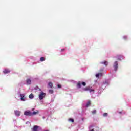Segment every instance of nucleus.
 Returning <instances> with one entry per match:
<instances>
[{"mask_svg":"<svg viewBox=\"0 0 131 131\" xmlns=\"http://www.w3.org/2000/svg\"><path fill=\"white\" fill-rule=\"evenodd\" d=\"M57 86H58V89H61V85L58 84V85H57Z\"/></svg>","mask_w":131,"mask_h":131,"instance_id":"24","label":"nucleus"},{"mask_svg":"<svg viewBox=\"0 0 131 131\" xmlns=\"http://www.w3.org/2000/svg\"><path fill=\"white\" fill-rule=\"evenodd\" d=\"M63 50L64 49H61V52H63Z\"/></svg>","mask_w":131,"mask_h":131,"instance_id":"27","label":"nucleus"},{"mask_svg":"<svg viewBox=\"0 0 131 131\" xmlns=\"http://www.w3.org/2000/svg\"><path fill=\"white\" fill-rule=\"evenodd\" d=\"M15 114L16 116H20V114H21V112L19 111H15Z\"/></svg>","mask_w":131,"mask_h":131,"instance_id":"6","label":"nucleus"},{"mask_svg":"<svg viewBox=\"0 0 131 131\" xmlns=\"http://www.w3.org/2000/svg\"><path fill=\"white\" fill-rule=\"evenodd\" d=\"M90 105H91V101H88V102H87V104H86V107H89V106Z\"/></svg>","mask_w":131,"mask_h":131,"instance_id":"16","label":"nucleus"},{"mask_svg":"<svg viewBox=\"0 0 131 131\" xmlns=\"http://www.w3.org/2000/svg\"><path fill=\"white\" fill-rule=\"evenodd\" d=\"M102 73H99V74H97L96 75V77H99V76H102Z\"/></svg>","mask_w":131,"mask_h":131,"instance_id":"15","label":"nucleus"},{"mask_svg":"<svg viewBox=\"0 0 131 131\" xmlns=\"http://www.w3.org/2000/svg\"><path fill=\"white\" fill-rule=\"evenodd\" d=\"M38 113H39V112L38 110H36L33 113L31 112V116H32V115H36V114H38Z\"/></svg>","mask_w":131,"mask_h":131,"instance_id":"7","label":"nucleus"},{"mask_svg":"<svg viewBox=\"0 0 131 131\" xmlns=\"http://www.w3.org/2000/svg\"><path fill=\"white\" fill-rule=\"evenodd\" d=\"M3 72L5 74L9 73L10 72V70H9L8 69H5V70H4Z\"/></svg>","mask_w":131,"mask_h":131,"instance_id":"10","label":"nucleus"},{"mask_svg":"<svg viewBox=\"0 0 131 131\" xmlns=\"http://www.w3.org/2000/svg\"><path fill=\"white\" fill-rule=\"evenodd\" d=\"M27 82V84H30V83H31V80L28 79L26 81Z\"/></svg>","mask_w":131,"mask_h":131,"instance_id":"9","label":"nucleus"},{"mask_svg":"<svg viewBox=\"0 0 131 131\" xmlns=\"http://www.w3.org/2000/svg\"><path fill=\"white\" fill-rule=\"evenodd\" d=\"M40 61L41 62H43V61H45V57H41L40 59Z\"/></svg>","mask_w":131,"mask_h":131,"instance_id":"17","label":"nucleus"},{"mask_svg":"<svg viewBox=\"0 0 131 131\" xmlns=\"http://www.w3.org/2000/svg\"><path fill=\"white\" fill-rule=\"evenodd\" d=\"M116 58L117 59V60H121V58H120V57H118V56H117Z\"/></svg>","mask_w":131,"mask_h":131,"instance_id":"23","label":"nucleus"},{"mask_svg":"<svg viewBox=\"0 0 131 131\" xmlns=\"http://www.w3.org/2000/svg\"><path fill=\"white\" fill-rule=\"evenodd\" d=\"M96 112V110H94L93 111H92V114H95Z\"/></svg>","mask_w":131,"mask_h":131,"instance_id":"22","label":"nucleus"},{"mask_svg":"<svg viewBox=\"0 0 131 131\" xmlns=\"http://www.w3.org/2000/svg\"><path fill=\"white\" fill-rule=\"evenodd\" d=\"M34 108L32 109V111H34Z\"/></svg>","mask_w":131,"mask_h":131,"instance_id":"26","label":"nucleus"},{"mask_svg":"<svg viewBox=\"0 0 131 131\" xmlns=\"http://www.w3.org/2000/svg\"><path fill=\"white\" fill-rule=\"evenodd\" d=\"M38 126H34L33 129H32V131H38Z\"/></svg>","mask_w":131,"mask_h":131,"instance_id":"8","label":"nucleus"},{"mask_svg":"<svg viewBox=\"0 0 131 131\" xmlns=\"http://www.w3.org/2000/svg\"><path fill=\"white\" fill-rule=\"evenodd\" d=\"M69 121H71V122H74V120H73V119H69Z\"/></svg>","mask_w":131,"mask_h":131,"instance_id":"18","label":"nucleus"},{"mask_svg":"<svg viewBox=\"0 0 131 131\" xmlns=\"http://www.w3.org/2000/svg\"><path fill=\"white\" fill-rule=\"evenodd\" d=\"M107 115H108V114L107 113H104L103 114V116H107Z\"/></svg>","mask_w":131,"mask_h":131,"instance_id":"21","label":"nucleus"},{"mask_svg":"<svg viewBox=\"0 0 131 131\" xmlns=\"http://www.w3.org/2000/svg\"><path fill=\"white\" fill-rule=\"evenodd\" d=\"M123 38H124V39H126V38H127V37L126 36H124L123 37Z\"/></svg>","mask_w":131,"mask_h":131,"instance_id":"25","label":"nucleus"},{"mask_svg":"<svg viewBox=\"0 0 131 131\" xmlns=\"http://www.w3.org/2000/svg\"><path fill=\"white\" fill-rule=\"evenodd\" d=\"M42 118H43V119H45V117H43Z\"/></svg>","mask_w":131,"mask_h":131,"instance_id":"28","label":"nucleus"},{"mask_svg":"<svg viewBox=\"0 0 131 131\" xmlns=\"http://www.w3.org/2000/svg\"><path fill=\"white\" fill-rule=\"evenodd\" d=\"M24 114L26 116H31V112L29 110L26 111L24 112Z\"/></svg>","mask_w":131,"mask_h":131,"instance_id":"3","label":"nucleus"},{"mask_svg":"<svg viewBox=\"0 0 131 131\" xmlns=\"http://www.w3.org/2000/svg\"><path fill=\"white\" fill-rule=\"evenodd\" d=\"M48 85L49 86V88H53V83L50 82L49 83H48Z\"/></svg>","mask_w":131,"mask_h":131,"instance_id":"12","label":"nucleus"},{"mask_svg":"<svg viewBox=\"0 0 131 131\" xmlns=\"http://www.w3.org/2000/svg\"><path fill=\"white\" fill-rule=\"evenodd\" d=\"M20 99L21 101H26V97L24 94H20Z\"/></svg>","mask_w":131,"mask_h":131,"instance_id":"5","label":"nucleus"},{"mask_svg":"<svg viewBox=\"0 0 131 131\" xmlns=\"http://www.w3.org/2000/svg\"><path fill=\"white\" fill-rule=\"evenodd\" d=\"M84 91H89L90 93L91 94H94V93H95V90L92 89L91 87H86L84 89Z\"/></svg>","mask_w":131,"mask_h":131,"instance_id":"2","label":"nucleus"},{"mask_svg":"<svg viewBox=\"0 0 131 131\" xmlns=\"http://www.w3.org/2000/svg\"><path fill=\"white\" fill-rule=\"evenodd\" d=\"M101 64H104V65H105V66H107V65H108V62L107 61L102 62H101Z\"/></svg>","mask_w":131,"mask_h":131,"instance_id":"14","label":"nucleus"},{"mask_svg":"<svg viewBox=\"0 0 131 131\" xmlns=\"http://www.w3.org/2000/svg\"><path fill=\"white\" fill-rule=\"evenodd\" d=\"M47 96V94L45 93V92L41 91L39 94V99L40 101H41L43 99H45Z\"/></svg>","mask_w":131,"mask_h":131,"instance_id":"1","label":"nucleus"},{"mask_svg":"<svg viewBox=\"0 0 131 131\" xmlns=\"http://www.w3.org/2000/svg\"><path fill=\"white\" fill-rule=\"evenodd\" d=\"M77 88H81V83H80V82H79L77 83Z\"/></svg>","mask_w":131,"mask_h":131,"instance_id":"11","label":"nucleus"},{"mask_svg":"<svg viewBox=\"0 0 131 131\" xmlns=\"http://www.w3.org/2000/svg\"><path fill=\"white\" fill-rule=\"evenodd\" d=\"M91 131H94V129L91 130Z\"/></svg>","mask_w":131,"mask_h":131,"instance_id":"29","label":"nucleus"},{"mask_svg":"<svg viewBox=\"0 0 131 131\" xmlns=\"http://www.w3.org/2000/svg\"><path fill=\"white\" fill-rule=\"evenodd\" d=\"M29 98L30 99H33V98H34V96H33V94H31L29 96Z\"/></svg>","mask_w":131,"mask_h":131,"instance_id":"13","label":"nucleus"},{"mask_svg":"<svg viewBox=\"0 0 131 131\" xmlns=\"http://www.w3.org/2000/svg\"><path fill=\"white\" fill-rule=\"evenodd\" d=\"M114 68L115 71L117 70V69L118 68V62L117 61L114 62Z\"/></svg>","mask_w":131,"mask_h":131,"instance_id":"4","label":"nucleus"},{"mask_svg":"<svg viewBox=\"0 0 131 131\" xmlns=\"http://www.w3.org/2000/svg\"><path fill=\"white\" fill-rule=\"evenodd\" d=\"M82 85H83L84 86H85V85H86V84L85 82H82Z\"/></svg>","mask_w":131,"mask_h":131,"instance_id":"19","label":"nucleus"},{"mask_svg":"<svg viewBox=\"0 0 131 131\" xmlns=\"http://www.w3.org/2000/svg\"><path fill=\"white\" fill-rule=\"evenodd\" d=\"M49 92L50 94H53V90H49Z\"/></svg>","mask_w":131,"mask_h":131,"instance_id":"20","label":"nucleus"}]
</instances>
